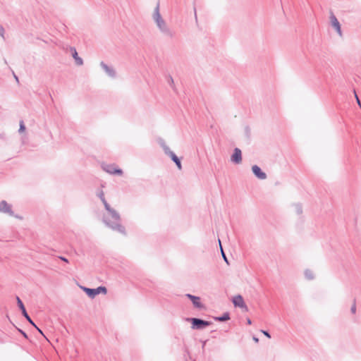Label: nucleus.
Instances as JSON below:
<instances>
[{
  "label": "nucleus",
  "mask_w": 361,
  "mask_h": 361,
  "mask_svg": "<svg viewBox=\"0 0 361 361\" xmlns=\"http://www.w3.org/2000/svg\"><path fill=\"white\" fill-rule=\"evenodd\" d=\"M190 321L191 322L192 329H200L210 325V322L197 318H192Z\"/></svg>",
  "instance_id": "nucleus-1"
},
{
  "label": "nucleus",
  "mask_w": 361,
  "mask_h": 361,
  "mask_svg": "<svg viewBox=\"0 0 361 361\" xmlns=\"http://www.w3.org/2000/svg\"><path fill=\"white\" fill-rule=\"evenodd\" d=\"M85 292L91 298H94L96 295H98L101 293L106 294V288L105 287H98L95 289H91L88 288H84Z\"/></svg>",
  "instance_id": "nucleus-2"
},
{
  "label": "nucleus",
  "mask_w": 361,
  "mask_h": 361,
  "mask_svg": "<svg viewBox=\"0 0 361 361\" xmlns=\"http://www.w3.org/2000/svg\"><path fill=\"white\" fill-rule=\"evenodd\" d=\"M330 22H331V25L336 29L338 35L340 37H342L343 34H342L340 23L338 22L336 17L334 15V13H331V15H330Z\"/></svg>",
  "instance_id": "nucleus-3"
},
{
  "label": "nucleus",
  "mask_w": 361,
  "mask_h": 361,
  "mask_svg": "<svg viewBox=\"0 0 361 361\" xmlns=\"http://www.w3.org/2000/svg\"><path fill=\"white\" fill-rule=\"evenodd\" d=\"M104 170L111 174H117L121 175L123 171L121 169H118L116 165H107L105 166Z\"/></svg>",
  "instance_id": "nucleus-4"
},
{
  "label": "nucleus",
  "mask_w": 361,
  "mask_h": 361,
  "mask_svg": "<svg viewBox=\"0 0 361 361\" xmlns=\"http://www.w3.org/2000/svg\"><path fill=\"white\" fill-rule=\"evenodd\" d=\"M0 212L7 213L11 216L13 215V212L11 210V206L5 200H3L0 202Z\"/></svg>",
  "instance_id": "nucleus-5"
},
{
  "label": "nucleus",
  "mask_w": 361,
  "mask_h": 361,
  "mask_svg": "<svg viewBox=\"0 0 361 361\" xmlns=\"http://www.w3.org/2000/svg\"><path fill=\"white\" fill-rule=\"evenodd\" d=\"M233 302L234 305L236 307L247 309V307L244 302V300H243V297L240 295H236L233 298Z\"/></svg>",
  "instance_id": "nucleus-6"
},
{
  "label": "nucleus",
  "mask_w": 361,
  "mask_h": 361,
  "mask_svg": "<svg viewBox=\"0 0 361 361\" xmlns=\"http://www.w3.org/2000/svg\"><path fill=\"white\" fill-rule=\"evenodd\" d=\"M253 173L259 179L264 180L267 178V175L265 173L262 171L261 169L257 166L255 165L252 168Z\"/></svg>",
  "instance_id": "nucleus-7"
},
{
  "label": "nucleus",
  "mask_w": 361,
  "mask_h": 361,
  "mask_svg": "<svg viewBox=\"0 0 361 361\" xmlns=\"http://www.w3.org/2000/svg\"><path fill=\"white\" fill-rule=\"evenodd\" d=\"M231 161L236 163L240 164L242 161V153L240 149L238 148H235L234 149V152L231 157Z\"/></svg>",
  "instance_id": "nucleus-8"
},
{
  "label": "nucleus",
  "mask_w": 361,
  "mask_h": 361,
  "mask_svg": "<svg viewBox=\"0 0 361 361\" xmlns=\"http://www.w3.org/2000/svg\"><path fill=\"white\" fill-rule=\"evenodd\" d=\"M187 297L189 298L192 300V304L195 307H197V308L202 307V305L200 302V298L199 297L194 296L190 294H188Z\"/></svg>",
  "instance_id": "nucleus-9"
},
{
  "label": "nucleus",
  "mask_w": 361,
  "mask_h": 361,
  "mask_svg": "<svg viewBox=\"0 0 361 361\" xmlns=\"http://www.w3.org/2000/svg\"><path fill=\"white\" fill-rule=\"evenodd\" d=\"M102 202L105 206V208L111 214L112 216L116 219H118L119 215L117 214V212L115 210L110 208L109 204L106 202V201L104 199L102 200Z\"/></svg>",
  "instance_id": "nucleus-10"
},
{
  "label": "nucleus",
  "mask_w": 361,
  "mask_h": 361,
  "mask_svg": "<svg viewBox=\"0 0 361 361\" xmlns=\"http://www.w3.org/2000/svg\"><path fill=\"white\" fill-rule=\"evenodd\" d=\"M169 154L171 159L176 163L178 169L180 170L182 169V165H181L180 159L177 157V156L173 152H169Z\"/></svg>",
  "instance_id": "nucleus-11"
},
{
  "label": "nucleus",
  "mask_w": 361,
  "mask_h": 361,
  "mask_svg": "<svg viewBox=\"0 0 361 361\" xmlns=\"http://www.w3.org/2000/svg\"><path fill=\"white\" fill-rule=\"evenodd\" d=\"M71 50H72V53H73V56L76 63L79 66H81L83 63L82 59L78 56V53H77L75 49L73 48V49H71Z\"/></svg>",
  "instance_id": "nucleus-12"
},
{
  "label": "nucleus",
  "mask_w": 361,
  "mask_h": 361,
  "mask_svg": "<svg viewBox=\"0 0 361 361\" xmlns=\"http://www.w3.org/2000/svg\"><path fill=\"white\" fill-rule=\"evenodd\" d=\"M16 300H17L18 305L20 307V309L21 310V311L25 312V308L23 303L22 302L21 300L19 298V297H17Z\"/></svg>",
  "instance_id": "nucleus-13"
},
{
  "label": "nucleus",
  "mask_w": 361,
  "mask_h": 361,
  "mask_svg": "<svg viewBox=\"0 0 361 361\" xmlns=\"http://www.w3.org/2000/svg\"><path fill=\"white\" fill-rule=\"evenodd\" d=\"M23 316L26 318V319L33 326H35V323L32 322V320L31 319V318L30 317V316L27 314V312H26V310H25V312H22Z\"/></svg>",
  "instance_id": "nucleus-14"
},
{
  "label": "nucleus",
  "mask_w": 361,
  "mask_h": 361,
  "mask_svg": "<svg viewBox=\"0 0 361 361\" xmlns=\"http://www.w3.org/2000/svg\"><path fill=\"white\" fill-rule=\"evenodd\" d=\"M216 319L219 320V321H221V322L226 321V320L229 319V316H228V314H225L223 317H217V318H216Z\"/></svg>",
  "instance_id": "nucleus-15"
},
{
  "label": "nucleus",
  "mask_w": 361,
  "mask_h": 361,
  "mask_svg": "<svg viewBox=\"0 0 361 361\" xmlns=\"http://www.w3.org/2000/svg\"><path fill=\"white\" fill-rule=\"evenodd\" d=\"M219 245H220L222 256H223L224 260L228 263V260H227V258H226V255H225V254H224V252L223 251L220 240H219Z\"/></svg>",
  "instance_id": "nucleus-16"
},
{
  "label": "nucleus",
  "mask_w": 361,
  "mask_h": 361,
  "mask_svg": "<svg viewBox=\"0 0 361 361\" xmlns=\"http://www.w3.org/2000/svg\"><path fill=\"white\" fill-rule=\"evenodd\" d=\"M155 19H156V20L157 22L158 25L159 27H161V24L159 23L160 16H159V13L158 12L156 13Z\"/></svg>",
  "instance_id": "nucleus-17"
},
{
  "label": "nucleus",
  "mask_w": 361,
  "mask_h": 361,
  "mask_svg": "<svg viewBox=\"0 0 361 361\" xmlns=\"http://www.w3.org/2000/svg\"><path fill=\"white\" fill-rule=\"evenodd\" d=\"M25 125H24L23 122L21 121L20 123V129H19V130H20V132L23 133V132L25 131Z\"/></svg>",
  "instance_id": "nucleus-18"
},
{
  "label": "nucleus",
  "mask_w": 361,
  "mask_h": 361,
  "mask_svg": "<svg viewBox=\"0 0 361 361\" xmlns=\"http://www.w3.org/2000/svg\"><path fill=\"white\" fill-rule=\"evenodd\" d=\"M351 312L353 314H355V312H356V305H355V302H354L352 307H351Z\"/></svg>",
  "instance_id": "nucleus-19"
},
{
  "label": "nucleus",
  "mask_w": 361,
  "mask_h": 361,
  "mask_svg": "<svg viewBox=\"0 0 361 361\" xmlns=\"http://www.w3.org/2000/svg\"><path fill=\"white\" fill-rule=\"evenodd\" d=\"M104 67L107 73H109V74H111V73L113 74L114 73V71L110 70L106 66H104Z\"/></svg>",
  "instance_id": "nucleus-20"
},
{
  "label": "nucleus",
  "mask_w": 361,
  "mask_h": 361,
  "mask_svg": "<svg viewBox=\"0 0 361 361\" xmlns=\"http://www.w3.org/2000/svg\"><path fill=\"white\" fill-rule=\"evenodd\" d=\"M262 333L264 336H266L267 338H271L270 334H269L267 331H263V330H262Z\"/></svg>",
  "instance_id": "nucleus-21"
},
{
  "label": "nucleus",
  "mask_w": 361,
  "mask_h": 361,
  "mask_svg": "<svg viewBox=\"0 0 361 361\" xmlns=\"http://www.w3.org/2000/svg\"><path fill=\"white\" fill-rule=\"evenodd\" d=\"M355 97H356V100H357V102L358 105H359L360 106H361L360 101V99H359L358 97H357L356 94H355Z\"/></svg>",
  "instance_id": "nucleus-22"
},
{
  "label": "nucleus",
  "mask_w": 361,
  "mask_h": 361,
  "mask_svg": "<svg viewBox=\"0 0 361 361\" xmlns=\"http://www.w3.org/2000/svg\"><path fill=\"white\" fill-rule=\"evenodd\" d=\"M34 326L37 329V331H39L42 335H43V336H44V334H43V332L41 331V329H39L36 325H35V326Z\"/></svg>",
  "instance_id": "nucleus-23"
},
{
  "label": "nucleus",
  "mask_w": 361,
  "mask_h": 361,
  "mask_svg": "<svg viewBox=\"0 0 361 361\" xmlns=\"http://www.w3.org/2000/svg\"><path fill=\"white\" fill-rule=\"evenodd\" d=\"M60 259L66 262H68V259H66L65 257H61Z\"/></svg>",
  "instance_id": "nucleus-24"
},
{
  "label": "nucleus",
  "mask_w": 361,
  "mask_h": 361,
  "mask_svg": "<svg viewBox=\"0 0 361 361\" xmlns=\"http://www.w3.org/2000/svg\"><path fill=\"white\" fill-rule=\"evenodd\" d=\"M253 340H254V341H255V342H256V343H258V341H259V339H258L257 338H255H255H253Z\"/></svg>",
  "instance_id": "nucleus-25"
},
{
  "label": "nucleus",
  "mask_w": 361,
  "mask_h": 361,
  "mask_svg": "<svg viewBox=\"0 0 361 361\" xmlns=\"http://www.w3.org/2000/svg\"><path fill=\"white\" fill-rule=\"evenodd\" d=\"M22 334H23V336H24L25 337H27V335H26V334H25V333H24V332H23V331H22Z\"/></svg>",
  "instance_id": "nucleus-26"
},
{
  "label": "nucleus",
  "mask_w": 361,
  "mask_h": 361,
  "mask_svg": "<svg viewBox=\"0 0 361 361\" xmlns=\"http://www.w3.org/2000/svg\"><path fill=\"white\" fill-rule=\"evenodd\" d=\"M247 323H248L249 324H251V321H250V319H248Z\"/></svg>",
  "instance_id": "nucleus-27"
},
{
  "label": "nucleus",
  "mask_w": 361,
  "mask_h": 361,
  "mask_svg": "<svg viewBox=\"0 0 361 361\" xmlns=\"http://www.w3.org/2000/svg\"><path fill=\"white\" fill-rule=\"evenodd\" d=\"M118 227L119 228V229L122 228V227L121 226H119V225H118Z\"/></svg>",
  "instance_id": "nucleus-28"
}]
</instances>
